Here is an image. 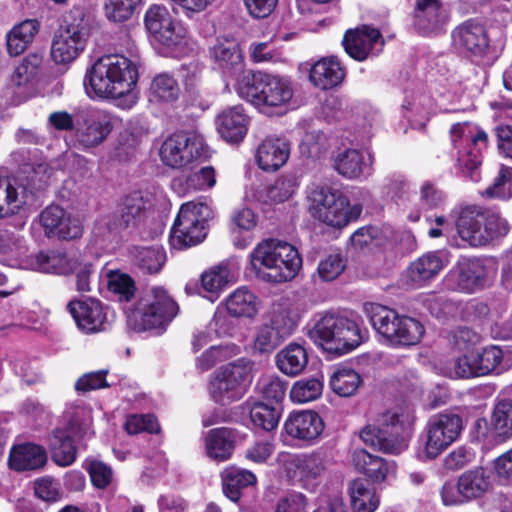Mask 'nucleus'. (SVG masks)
Segmentation results:
<instances>
[{"mask_svg":"<svg viewBox=\"0 0 512 512\" xmlns=\"http://www.w3.org/2000/svg\"><path fill=\"white\" fill-rule=\"evenodd\" d=\"M138 67L131 59L120 55H104L88 70L84 85L90 97L118 99L135 88Z\"/></svg>","mask_w":512,"mask_h":512,"instance_id":"1","label":"nucleus"},{"mask_svg":"<svg viewBox=\"0 0 512 512\" xmlns=\"http://www.w3.org/2000/svg\"><path fill=\"white\" fill-rule=\"evenodd\" d=\"M510 224L499 209L479 204L460 206L455 217L458 237L469 248H484L505 238Z\"/></svg>","mask_w":512,"mask_h":512,"instance_id":"2","label":"nucleus"},{"mask_svg":"<svg viewBox=\"0 0 512 512\" xmlns=\"http://www.w3.org/2000/svg\"><path fill=\"white\" fill-rule=\"evenodd\" d=\"M252 269L263 280L283 283L294 279L302 268V257L295 246L278 239H264L249 255Z\"/></svg>","mask_w":512,"mask_h":512,"instance_id":"3","label":"nucleus"},{"mask_svg":"<svg viewBox=\"0 0 512 512\" xmlns=\"http://www.w3.org/2000/svg\"><path fill=\"white\" fill-rule=\"evenodd\" d=\"M236 91L240 98L258 108L285 106L294 95L293 84L288 77L262 71L242 75L237 81Z\"/></svg>","mask_w":512,"mask_h":512,"instance_id":"4","label":"nucleus"},{"mask_svg":"<svg viewBox=\"0 0 512 512\" xmlns=\"http://www.w3.org/2000/svg\"><path fill=\"white\" fill-rule=\"evenodd\" d=\"M90 36V24L80 8L70 10L54 33L51 57L56 64H70L85 50Z\"/></svg>","mask_w":512,"mask_h":512,"instance_id":"5","label":"nucleus"},{"mask_svg":"<svg viewBox=\"0 0 512 512\" xmlns=\"http://www.w3.org/2000/svg\"><path fill=\"white\" fill-rule=\"evenodd\" d=\"M312 215L327 226L342 229L356 221L362 211L361 204L351 205L349 198L339 189L323 185L311 193Z\"/></svg>","mask_w":512,"mask_h":512,"instance_id":"6","label":"nucleus"},{"mask_svg":"<svg viewBox=\"0 0 512 512\" xmlns=\"http://www.w3.org/2000/svg\"><path fill=\"white\" fill-rule=\"evenodd\" d=\"M212 214V209L204 202L183 203L171 227V245L183 249L201 243L207 235L206 226Z\"/></svg>","mask_w":512,"mask_h":512,"instance_id":"7","label":"nucleus"},{"mask_svg":"<svg viewBox=\"0 0 512 512\" xmlns=\"http://www.w3.org/2000/svg\"><path fill=\"white\" fill-rule=\"evenodd\" d=\"M305 330L312 342L332 356L348 353L364 338L357 322H315Z\"/></svg>","mask_w":512,"mask_h":512,"instance_id":"8","label":"nucleus"},{"mask_svg":"<svg viewBox=\"0 0 512 512\" xmlns=\"http://www.w3.org/2000/svg\"><path fill=\"white\" fill-rule=\"evenodd\" d=\"M89 411L76 412L64 427L55 428L48 437V447L53 462L61 467L73 464L77 456L74 438L82 437L90 429Z\"/></svg>","mask_w":512,"mask_h":512,"instance_id":"9","label":"nucleus"},{"mask_svg":"<svg viewBox=\"0 0 512 512\" xmlns=\"http://www.w3.org/2000/svg\"><path fill=\"white\" fill-rule=\"evenodd\" d=\"M207 149L201 135L192 131H180L164 140L159 155L165 166L182 169L206 157Z\"/></svg>","mask_w":512,"mask_h":512,"instance_id":"10","label":"nucleus"},{"mask_svg":"<svg viewBox=\"0 0 512 512\" xmlns=\"http://www.w3.org/2000/svg\"><path fill=\"white\" fill-rule=\"evenodd\" d=\"M252 381V365L248 361H237L214 373L209 392L215 402L226 405L239 400Z\"/></svg>","mask_w":512,"mask_h":512,"instance_id":"11","label":"nucleus"},{"mask_svg":"<svg viewBox=\"0 0 512 512\" xmlns=\"http://www.w3.org/2000/svg\"><path fill=\"white\" fill-rule=\"evenodd\" d=\"M463 420L455 413H439L428 420L423 432V453L434 459L443 453L460 436Z\"/></svg>","mask_w":512,"mask_h":512,"instance_id":"12","label":"nucleus"},{"mask_svg":"<svg viewBox=\"0 0 512 512\" xmlns=\"http://www.w3.org/2000/svg\"><path fill=\"white\" fill-rule=\"evenodd\" d=\"M341 44L345 53L357 62L378 57L386 41L381 31L371 24H360L344 32Z\"/></svg>","mask_w":512,"mask_h":512,"instance_id":"13","label":"nucleus"},{"mask_svg":"<svg viewBox=\"0 0 512 512\" xmlns=\"http://www.w3.org/2000/svg\"><path fill=\"white\" fill-rule=\"evenodd\" d=\"M147 200L140 191L128 193L116 202L113 210L105 217L106 228L113 233L138 228L147 213Z\"/></svg>","mask_w":512,"mask_h":512,"instance_id":"14","label":"nucleus"},{"mask_svg":"<svg viewBox=\"0 0 512 512\" xmlns=\"http://www.w3.org/2000/svg\"><path fill=\"white\" fill-rule=\"evenodd\" d=\"M127 320H173L178 316V303L160 287L152 289V298L141 297L132 305L123 307Z\"/></svg>","mask_w":512,"mask_h":512,"instance_id":"15","label":"nucleus"},{"mask_svg":"<svg viewBox=\"0 0 512 512\" xmlns=\"http://www.w3.org/2000/svg\"><path fill=\"white\" fill-rule=\"evenodd\" d=\"M487 281V267L481 257L462 256L445 276L449 289L465 293L482 290Z\"/></svg>","mask_w":512,"mask_h":512,"instance_id":"16","label":"nucleus"},{"mask_svg":"<svg viewBox=\"0 0 512 512\" xmlns=\"http://www.w3.org/2000/svg\"><path fill=\"white\" fill-rule=\"evenodd\" d=\"M402 431L399 416L395 413L383 415L381 426L368 425L360 433L363 442L380 451L399 454L404 442L399 437Z\"/></svg>","mask_w":512,"mask_h":512,"instance_id":"17","label":"nucleus"},{"mask_svg":"<svg viewBox=\"0 0 512 512\" xmlns=\"http://www.w3.org/2000/svg\"><path fill=\"white\" fill-rule=\"evenodd\" d=\"M144 24L155 41L167 48L178 46L185 36V29L163 5H151L145 13Z\"/></svg>","mask_w":512,"mask_h":512,"instance_id":"18","label":"nucleus"},{"mask_svg":"<svg viewBox=\"0 0 512 512\" xmlns=\"http://www.w3.org/2000/svg\"><path fill=\"white\" fill-rule=\"evenodd\" d=\"M39 222L44 235L49 239L70 241L83 234L80 221L59 205H49L39 215Z\"/></svg>","mask_w":512,"mask_h":512,"instance_id":"19","label":"nucleus"},{"mask_svg":"<svg viewBox=\"0 0 512 512\" xmlns=\"http://www.w3.org/2000/svg\"><path fill=\"white\" fill-rule=\"evenodd\" d=\"M285 469L288 475L296 478L304 488L313 490L316 480L326 469L325 456L321 452L287 455Z\"/></svg>","mask_w":512,"mask_h":512,"instance_id":"20","label":"nucleus"},{"mask_svg":"<svg viewBox=\"0 0 512 512\" xmlns=\"http://www.w3.org/2000/svg\"><path fill=\"white\" fill-rule=\"evenodd\" d=\"M454 43L470 55L484 58L490 50V41L486 26L475 18H470L452 31Z\"/></svg>","mask_w":512,"mask_h":512,"instance_id":"21","label":"nucleus"},{"mask_svg":"<svg viewBox=\"0 0 512 512\" xmlns=\"http://www.w3.org/2000/svg\"><path fill=\"white\" fill-rule=\"evenodd\" d=\"M112 129L113 124L108 115L86 112L76 118L75 137L83 148L96 147L107 138Z\"/></svg>","mask_w":512,"mask_h":512,"instance_id":"22","label":"nucleus"},{"mask_svg":"<svg viewBox=\"0 0 512 512\" xmlns=\"http://www.w3.org/2000/svg\"><path fill=\"white\" fill-rule=\"evenodd\" d=\"M384 341L393 345H414L424 334L422 322H371Z\"/></svg>","mask_w":512,"mask_h":512,"instance_id":"23","label":"nucleus"},{"mask_svg":"<svg viewBox=\"0 0 512 512\" xmlns=\"http://www.w3.org/2000/svg\"><path fill=\"white\" fill-rule=\"evenodd\" d=\"M249 122V116L240 105L223 110L216 118L218 133L226 142L232 144H238L244 140Z\"/></svg>","mask_w":512,"mask_h":512,"instance_id":"24","label":"nucleus"},{"mask_svg":"<svg viewBox=\"0 0 512 512\" xmlns=\"http://www.w3.org/2000/svg\"><path fill=\"white\" fill-rule=\"evenodd\" d=\"M290 144L281 138H265L257 147L255 159L258 167L265 172H275L287 162Z\"/></svg>","mask_w":512,"mask_h":512,"instance_id":"25","label":"nucleus"},{"mask_svg":"<svg viewBox=\"0 0 512 512\" xmlns=\"http://www.w3.org/2000/svg\"><path fill=\"white\" fill-rule=\"evenodd\" d=\"M323 428L322 419L313 411L291 413L284 423L286 433L301 441H312L318 438Z\"/></svg>","mask_w":512,"mask_h":512,"instance_id":"26","label":"nucleus"},{"mask_svg":"<svg viewBox=\"0 0 512 512\" xmlns=\"http://www.w3.org/2000/svg\"><path fill=\"white\" fill-rule=\"evenodd\" d=\"M296 328V322H269L261 324L254 337V350L259 353H270L286 338L290 337Z\"/></svg>","mask_w":512,"mask_h":512,"instance_id":"27","label":"nucleus"},{"mask_svg":"<svg viewBox=\"0 0 512 512\" xmlns=\"http://www.w3.org/2000/svg\"><path fill=\"white\" fill-rule=\"evenodd\" d=\"M210 54L216 67L226 75L232 76L243 68V53L235 40H218Z\"/></svg>","mask_w":512,"mask_h":512,"instance_id":"28","label":"nucleus"},{"mask_svg":"<svg viewBox=\"0 0 512 512\" xmlns=\"http://www.w3.org/2000/svg\"><path fill=\"white\" fill-rule=\"evenodd\" d=\"M345 69L335 56L318 60L309 71V79L312 84L321 89H332L343 81Z\"/></svg>","mask_w":512,"mask_h":512,"instance_id":"29","label":"nucleus"},{"mask_svg":"<svg viewBox=\"0 0 512 512\" xmlns=\"http://www.w3.org/2000/svg\"><path fill=\"white\" fill-rule=\"evenodd\" d=\"M206 456L215 462H224L231 458L235 449V434L229 428H214L204 438Z\"/></svg>","mask_w":512,"mask_h":512,"instance_id":"30","label":"nucleus"},{"mask_svg":"<svg viewBox=\"0 0 512 512\" xmlns=\"http://www.w3.org/2000/svg\"><path fill=\"white\" fill-rule=\"evenodd\" d=\"M47 462L46 450L34 443L14 446L9 455V466L15 471H32L42 468Z\"/></svg>","mask_w":512,"mask_h":512,"instance_id":"31","label":"nucleus"},{"mask_svg":"<svg viewBox=\"0 0 512 512\" xmlns=\"http://www.w3.org/2000/svg\"><path fill=\"white\" fill-rule=\"evenodd\" d=\"M414 18L415 27L424 35L440 29L445 23L442 4L438 0H418Z\"/></svg>","mask_w":512,"mask_h":512,"instance_id":"32","label":"nucleus"},{"mask_svg":"<svg viewBox=\"0 0 512 512\" xmlns=\"http://www.w3.org/2000/svg\"><path fill=\"white\" fill-rule=\"evenodd\" d=\"M353 463L357 470L364 473L376 483L383 482L393 471V465L383 458L373 455L364 449H357L353 453Z\"/></svg>","mask_w":512,"mask_h":512,"instance_id":"33","label":"nucleus"},{"mask_svg":"<svg viewBox=\"0 0 512 512\" xmlns=\"http://www.w3.org/2000/svg\"><path fill=\"white\" fill-rule=\"evenodd\" d=\"M230 317L253 319L258 312L257 296L245 287L237 288L224 302Z\"/></svg>","mask_w":512,"mask_h":512,"instance_id":"34","label":"nucleus"},{"mask_svg":"<svg viewBox=\"0 0 512 512\" xmlns=\"http://www.w3.org/2000/svg\"><path fill=\"white\" fill-rule=\"evenodd\" d=\"M221 478L223 492L233 502L240 499L242 489L253 486L257 482V477L253 472L235 466L224 469Z\"/></svg>","mask_w":512,"mask_h":512,"instance_id":"35","label":"nucleus"},{"mask_svg":"<svg viewBox=\"0 0 512 512\" xmlns=\"http://www.w3.org/2000/svg\"><path fill=\"white\" fill-rule=\"evenodd\" d=\"M129 257L134 266L143 274H157L166 262V253L158 247L133 246Z\"/></svg>","mask_w":512,"mask_h":512,"instance_id":"36","label":"nucleus"},{"mask_svg":"<svg viewBox=\"0 0 512 512\" xmlns=\"http://www.w3.org/2000/svg\"><path fill=\"white\" fill-rule=\"evenodd\" d=\"M349 495L354 512H374L380 503L374 487L366 479L353 480L349 485Z\"/></svg>","mask_w":512,"mask_h":512,"instance_id":"37","label":"nucleus"},{"mask_svg":"<svg viewBox=\"0 0 512 512\" xmlns=\"http://www.w3.org/2000/svg\"><path fill=\"white\" fill-rule=\"evenodd\" d=\"M308 364L306 349L296 343H291L276 355L278 369L287 376L301 374Z\"/></svg>","mask_w":512,"mask_h":512,"instance_id":"38","label":"nucleus"},{"mask_svg":"<svg viewBox=\"0 0 512 512\" xmlns=\"http://www.w3.org/2000/svg\"><path fill=\"white\" fill-rule=\"evenodd\" d=\"M442 269L443 261L439 252L432 251L413 261L407 269V275L412 282L422 284L434 278Z\"/></svg>","mask_w":512,"mask_h":512,"instance_id":"39","label":"nucleus"},{"mask_svg":"<svg viewBox=\"0 0 512 512\" xmlns=\"http://www.w3.org/2000/svg\"><path fill=\"white\" fill-rule=\"evenodd\" d=\"M200 280L204 291L209 293L208 298L214 301L222 290L235 281V278L229 265L222 262L203 272Z\"/></svg>","mask_w":512,"mask_h":512,"instance_id":"40","label":"nucleus"},{"mask_svg":"<svg viewBox=\"0 0 512 512\" xmlns=\"http://www.w3.org/2000/svg\"><path fill=\"white\" fill-rule=\"evenodd\" d=\"M150 101L158 103H174L181 94V89L175 77L167 72L157 74L150 84Z\"/></svg>","mask_w":512,"mask_h":512,"instance_id":"41","label":"nucleus"},{"mask_svg":"<svg viewBox=\"0 0 512 512\" xmlns=\"http://www.w3.org/2000/svg\"><path fill=\"white\" fill-rule=\"evenodd\" d=\"M479 370L482 375L490 372L500 373L508 369L512 363L505 351L497 345H489L476 354Z\"/></svg>","mask_w":512,"mask_h":512,"instance_id":"42","label":"nucleus"},{"mask_svg":"<svg viewBox=\"0 0 512 512\" xmlns=\"http://www.w3.org/2000/svg\"><path fill=\"white\" fill-rule=\"evenodd\" d=\"M491 433L499 441L512 436V399L499 400L491 417Z\"/></svg>","mask_w":512,"mask_h":512,"instance_id":"43","label":"nucleus"},{"mask_svg":"<svg viewBox=\"0 0 512 512\" xmlns=\"http://www.w3.org/2000/svg\"><path fill=\"white\" fill-rule=\"evenodd\" d=\"M322 375H314L296 381L290 390V399L294 403L303 404L318 399L323 392Z\"/></svg>","mask_w":512,"mask_h":512,"instance_id":"44","label":"nucleus"},{"mask_svg":"<svg viewBox=\"0 0 512 512\" xmlns=\"http://www.w3.org/2000/svg\"><path fill=\"white\" fill-rule=\"evenodd\" d=\"M107 288L118 297L119 302L130 304L137 291L135 280L127 273L119 270H110L107 273Z\"/></svg>","mask_w":512,"mask_h":512,"instance_id":"45","label":"nucleus"},{"mask_svg":"<svg viewBox=\"0 0 512 512\" xmlns=\"http://www.w3.org/2000/svg\"><path fill=\"white\" fill-rule=\"evenodd\" d=\"M73 320H106L103 304L96 298L73 299L67 304Z\"/></svg>","mask_w":512,"mask_h":512,"instance_id":"46","label":"nucleus"},{"mask_svg":"<svg viewBox=\"0 0 512 512\" xmlns=\"http://www.w3.org/2000/svg\"><path fill=\"white\" fill-rule=\"evenodd\" d=\"M361 384L360 375L349 366H341L332 374L330 386L339 396H352Z\"/></svg>","mask_w":512,"mask_h":512,"instance_id":"47","label":"nucleus"},{"mask_svg":"<svg viewBox=\"0 0 512 512\" xmlns=\"http://www.w3.org/2000/svg\"><path fill=\"white\" fill-rule=\"evenodd\" d=\"M481 196L486 199L508 201L512 198V167L501 165L498 175Z\"/></svg>","mask_w":512,"mask_h":512,"instance_id":"48","label":"nucleus"},{"mask_svg":"<svg viewBox=\"0 0 512 512\" xmlns=\"http://www.w3.org/2000/svg\"><path fill=\"white\" fill-rule=\"evenodd\" d=\"M459 481L468 501L481 497L490 487V481L482 468L465 472L459 477Z\"/></svg>","mask_w":512,"mask_h":512,"instance_id":"49","label":"nucleus"},{"mask_svg":"<svg viewBox=\"0 0 512 512\" xmlns=\"http://www.w3.org/2000/svg\"><path fill=\"white\" fill-rule=\"evenodd\" d=\"M365 168L363 154L356 149H347L335 160V169L339 174L348 178H359Z\"/></svg>","mask_w":512,"mask_h":512,"instance_id":"50","label":"nucleus"},{"mask_svg":"<svg viewBox=\"0 0 512 512\" xmlns=\"http://www.w3.org/2000/svg\"><path fill=\"white\" fill-rule=\"evenodd\" d=\"M32 264L37 271L62 274L67 269L68 259L64 252L46 250L35 254Z\"/></svg>","mask_w":512,"mask_h":512,"instance_id":"51","label":"nucleus"},{"mask_svg":"<svg viewBox=\"0 0 512 512\" xmlns=\"http://www.w3.org/2000/svg\"><path fill=\"white\" fill-rule=\"evenodd\" d=\"M281 409L279 405H268L263 402H257L250 408V419L252 423L265 430L275 429L279 423Z\"/></svg>","mask_w":512,"mask_h":512,"instance_id":"52","label":"nucleus"},{"mask_svg":"<svg viewBox=\"0 0 512 512\" xmlns=\"http://www.w3.org/2000/svg\"><path fill=\"white\" fill-rule=\"evenodd\" d=\"M24 204L18 189L8 178L0 177V218L15 214Z\"/></svg>","mask_w":512,"mask_h":512,"instance_id":"53","label":"nucleus"},{"mask_svg":"<svg viewBox=\"0 0 512 512\" xmlns=\"http://www.w3.org/2000/svg\"><path fill=\"white\" fill-rule=\"evenodd\" d=\"M142 0H106L105 15L108 20L123 23L129 20Z\"/></svg>","mask_w":512,"mask_h":512,"instance_id":"54","label":"nucleus"},{"mask_svg":"<svg viewBox=\"0 0 512 512\" xmlns=\"http://www.w3.org/2000/svg\"><path fill=\"white\" fill-rule=\"evenodd\" d=\"M288 383L277 375H267L259 379L257 389L268 400H273L279 405L285 396Z\"/></svg>","mask_w":512,"mask_h":512,"instance_id":"55","label":"nucleus"},{"mask_svg":"<svg viewBox=\"0 0 512 512\" xmlns=\"http://www.w3.org/2000/svg\"><path fill=\"white\" fill-rule=\"evenodd\" d=\"M43 61V56L39 53L28 54L22 62L16 67L12 79L17 86L29 82L38 72Z\"/></svg>","mask_w":512,"mask_h":512,"instance_id":"56","label":"nucleus"},{"mask_svg":"<svg viewBox=\"0 0 512 512\" xmlns=\"http://www.w3.org/2000/svg\"><path fill=\"white\" fill-rule=\"evenodd\" d=\"M482 158L480 149L476 151L470 149L462 154L459 153L457 162L463 176L471 181L478 182L481 178L480 166Z\"/></svg>","mask_w":512,"mask_h":512,"instance_id":"57","label":"nucleus"},{"mask_svg":"<svg viewBox=\"0 0 512 512\" xmlns=\"http://www.w3.org/2000/svg\"><path fill=\"white\" fill-rule=\"evenodd\" d=\"M448 340L458 350H468L480 341V335L466 325H459L450 331Z\"/></svg>","mask_w":512,"mask_h":512,"instance_id":"58","label":"nucleus"},{"mask_svg":"<svg viewBox=\"0 0 512 512\" xmlns=\"http://www.w3.org/2000/svg\"><path fill=\"white\" fill-rule=\"evenodd\" d=\"M504 310V305L500 303L493 304V307H491L486 302L482 301L469 302L465 307L466 314L469 317H473L474 320H485L487 318L494 320L501 318Z\"/></svg>","mask_w":512,"mask_h":512,"instance_id":"59","label":"nucleus"},{"mask_svg":"<svg viewBox=\"0 0 512 512\" xmlns=\"http://www.w3.org/2000/svg\"><path fill=\"white\" fill-rule=\"evenodd\" d=\"M381 231L377 226L366 225L358 228L351 236L350 242L354 249L364 251L371 248L380 239Z\"/></svg>","mask_w":512,"mask_h":512,"instance_id":"60","label":"nucleus"},{"mask_svg":"<svg viewBox=\"0 0 512 512\" xmlns=\"http://www.w3.org/2000/svg\"><path fill=\"white\" fill-rule=\"evenodd\" d=\"M363 310L369 320H415L407 315H400L394 309L380 303L366 302Z\"/></svg>","mask_w":512,"mask_h":512,"instance_id":"61","label":"nucleus"},{"mask_svg":"<svg viewBox=\"0 0 512 512\" xmlns=\"http://www.w3.org/2000/svg\"><path fill=\"white\" fill-rule=\"evenodd\" d=\"M125 429L129 434H137L143 431L157 433L159 425L157 419L151 415H130L125 422Z\"/></svg>","mask_w":512,"mask_h":512,"instance_id":"62","label":"nucleus"},{"mask_svg":"<svg viewBox=\"0 0 512 512\" xmlns=\"http://www.w3.org/2000/svg\"><path fill=\"white\" fill-rule=\"evenodd\" d=\"M345 269V263L339 254L329 255L320 261L317 272L323 281L335 280Z\"/></svg>","mask_w":512,"mask_h":512,"instance_id":"63","label":"nucleus"},{"mask_svg":"<svg viewBox=\"0 0 512 512\" xmlns=\"http://www.w3.org/2000/svg\"><path fill=\"white\" fill-rule=\"evenodd\" d=\"M168 322H127L126 331L130 337L159 336L167 330Z\"/></svg>","mask_w":512,"mask_h":512,"instance_id":"64","label":"nucleus"}]
</instances>
